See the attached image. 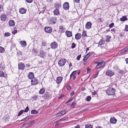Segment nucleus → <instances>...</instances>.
<instances>
[{
    "mask_svg": "<svg viewBox=\"0 0 128 128\" xmlns=\"http://www.w3.org/2000/svg\"><path fill=\"white\" fill-rule=\"evenodd\" d=\"M116 90L112 87H109L106 90V92L108 95H113L114 94Z\"/></svg>",
    "mask_w": 128,
    "mask_h": 128,
    "instance_id": "nucleus-1",
    "label": "nucleus"
},
{
    "mask_svg": "<svg viewBox=\"0 0 128 128\" xmlns=\"http://www.w3.org/2000/svg\"><path fill=\"white\" fill-rule=\"evenodd\" d=\"M31 86H34L38 84L39 83V81L36 78H34L31 79Z\"/></svg>",
    "mask_w": 128,
    "mask_h": 128,
    "instance_id": "nucleus-2",
    "label": "nucleus"
},
{
    "mask_svg": "<svg viewBox=\"0 0 128 128\" xmlns=\"http://www.w3.org/2000/svg\"><path fill=\"white\" fill-rule=\"evenodd\" d=\"M66 62V60L64 58H61L59 60L58 62V64L60 66H64Z\"/></svg>",
    "mask_w": 128,
    "mask_h": 128,
    "instance_id": "nucleus-3",
    "label": "nucleus"
},
{
    "mask_svg": "<svg viewBox=\"0 0 128 128\" xmlns=\"http://www.w3.org/2000/svg\"><path fill=\"white\" fill-rule=\"evenodd\" d=\"M114 72L112 70H107L106 72V75L110 77H111L114 74Z\"/></svg>",
    "mask_w": 128,
    "mask_h": 128,
    "instance_id": "nucleus-4",
    "label": "nucleus"
},
{
    "mask_svg": "<svg viewBox=\"0 0 128 128\" xmlns=\"http://www.w3.org/2000/svg\"><path fill=\"white\" fill-rule=\"evenodd\" d=\"M50 46L51 48L54 49L57 48L58 44L56 42H54L50 44Z\"/></svg>",
    "mask_w": 128,
    "mask_h": 128,
    "instance_id": "nucleus-5",
    "label": "nucleus"
},
{
    "mask_svg": "<svg viewBox=\"0 0 128 128\" xmlns=\"http://www.w3.org/2000/svg\"><path fill=\"white\" fill-rule=\"evenodd\" d=\"M25 65L22 62H20L18 64V68L19 70H24V69Z\"/></svg>",
    "mask_w": 128,
    "mask_h": 128,
    "instance_id": "nucleus-6",
    "label": "nucleus"
},
{
    "mask_svg": "<svg viewBox=\"0 0 128 128\" xmlns=\"http://www.w3.org/2000/svg\"><path fill=\"white\" fill-rule=\"evenodd\" d=\"M63 8L66 10H68L69 8L68 3L67 2H65L63 4Z\"/></svg>",
    "mask_w": 128,
    "mask_h": 128,
    "instance_id": "nucleus-7",
    "label": "nucleus"
},
{
    "mask_svg": "<svg viewBox=\"0 0 128 128\" xmlns=\"http://www.w3.org/2000/svg\"><path fill=\"white\" fill-rule=\"evenodd\" d=\"M28 78L30 79H32L34 78V74L33 72H30L28 76Z\"/></svg>",
    "mask_w": 128,
    "mask_h": 128,
    "instance_id": "nucleus-8",
    "label": "nucleus"
},
{
    "mask_svg": "<svg viewBox=\"0 0 128 128\" xmlns=\"http://www.w3.org/2000/svg\"><path fill=\"white\" fill-rule=\"evenodd\" d=\"M52 29L51 27H46L44 28V30L46 32L48 33H50L52 31Z\"/></svg>",
    "mask_w": 128,
    "mask_h": 128,
    "instance_id": "nucleus-9",
    "label": "nucleus"
},
{
    "mask_svg": "<svg viewBox=\"0 0 128 128\" xmlns=\"http://www.w3.org/2000/svg\"><path fill=\"white\" fill-rule=\"evenodd\" d=\"M116 119L114 117H112L110 118V122L111 124H115L116 122Z\"/></svg>",
    "mask_w": 128,
    "mask_h": 128,
    "instance_id": "nucleus-10",
    "label": "nucleus"
},
{
    "mask_svg": "<svg viewBox=\"0 0 128 128\" xmlns=\"http://www.w3.org/2000/svg\"><path fill=\"white\" fill-rule=\"evenodd\" d=\"M7 16L5 14H2L0 16L1 20L2 21H4L6 20Z\"/></svg>",
    "mask_w": 128,
    "mask_h": 128,
    "instance_id": "nucleus-11",
    "label": "nucleus"
},
{
    "mask_svg": "<svg viewBox=\"0 0 128 128\" xmlns=\"http://www.w3.org/2000/svg\"><path fill=\"white\" fill-rule=\"evenodd\" d=\"M51 96V94L50 93L46 92L44 95V97L46 99H48Z\"/></svg>",
    "mask_w": 128,
    "mask_h": 128,
    "instance_id": "nucleus-12",
    "label": "nucleus"
},
{
    "mask_svg": "<svg viewBox=\"0 0 128 128\" xmlns=\"http://www.w3.org/2000/svg\"><path fill=\"white\" fill-rule=\"evenodd\" d=\"M92 25V23L90 22H88L86 25V29H89L90 28Z\"/></svg>",
    "mask_w": 128,
    "mask_h": 128,
    "instance_id": "nucleus-13",
    "label": "nucleus"
},
{
    "mask_svg": "<svg viewBox=\"0 0 128 128\" xmlns=\"http://www.w3.org/2000/svg\"><path fill=\"white\" fill-rule=\"evenodd\" d=\"M128 50V48L126 47L123 49L120 50L119 52V54H122L126 52Z\"/></svg>",
    "mask_w": 128,
    "mask_h": 128,
    "instance_id": "nucleus-14",
    "label": "nucleus"
},
{
    "mask_svg": "<svg viewBox=\"0 0 128 128\" xmlns=\"http://www.w3.org/2000/svg\"><path fill=\"white\" fill-rule=\"evenodd\" d=\"M82 36L81 34L80 33H78L75 35V38L77 40L80 39Z\"/></svg>",
    "mask_w": 128,
    "mask_h": 128,
    "instance_id": "nucleus-15",
    "label": "nucleus"
},
{
    "mask_svg": "<svg viewBox=\"0 0 128 128\" xmlns=\"http://www.w3.org/2000/svg\"><path fill=\"white\" fill-rule=\"evenodd\" d=\"M26 10L24 9V8H20L19 10V12L21 14H24L25 13Z\"/></svg>",
    "mask_w": 128,
    "mask_h": 128,
    "instance_id": "nucleus-16",
    "label": "nucleus"
},
{
    "mask_svg": "<svg viewBox=\"0 0 128 128\" xmlns=\"http://www.w3.org/2000/svg\"><path fill=\"white\" fill-rule=\"evenodd\" d=\"M45 55V53L43 50L40 51L39 56L42 58H43Z\"/></svg>",
    "mask_w": 128,
    "mask_h": 128,
    "instance_id": "nucleus-17",
    "label": "nucleus"
},
{
    "mask_svg": "<svg viewBox=\"0 0 128 128\" xmlns=\"http://www.w3.org/2000/svg\"><path fill=\"white\" fill-rule=\"evenodd\" d=\"M65 33L68 37H70L72 36V32L71 31H66L65 32Z\"/></svg>",
    "mask_w": 128,
    "mask_h": 128,
    "instance_id": "nucleus-18",
    "label": "nucleus"
},
{
    "mask_svg": "<svg viewBox=\"0 0 128 128\" xmlns=\"http://www.w3.org/2000/svg\"><path fill=\"white\" fill-rule=\"evenodd\" d=\"M56 21V18L55 17H52L50 19V22L52 24H55Z\"/></svg>",
    "mask_w": 128,
    "mask_h": 128,
    "instance_id": "nucleus-19",
    "label": "nucleus"
},
{
    "mask_svg": "<svg viewBox=\"0 0 128 128\" xmlns=\"http://www.w3.org/2000/svg\"><path fill=\"white\" fill-rule=\"evenodd\" d=\"M91 55V53L90 52H88L86 56L84 57L83 60L86 62L85 60H87L88 58Z\"/></svg>",
    "mask_w": 128,
    "mask_h": 128,
    "instance_id": "nucleus-20",
    "label": "nucleus"
},
{
    "mask_svg": "<svg viewBox=\"0 0 128 128\" xmlns=\"http://www.w3.org/2000/svg\"><path fill=\"white\" fill-rule=\"evenodd\" d=\"M8 24L10 26H14L15 24L14 22L12 20H10L9 21Z\"/></svg>",
    "mask_w": 128,
    "mask_h": 128,
    "instance_id": "nucleus-21",
    "label": "nucleus"
},
{
    "mask_svg": "<svg viewBox=\"0 0 128 128\" xmlns=\"http://www.w3.org/2000/svg\"><path fill=\"white\" fill-rule=\"evenodd\" d=\"M20 44L23 47H25L26 45V42L25 41H21L20 42Z\"/></svg>",
    "mask_w": 128,
    "mask_h": 128,
    "instance_id": "nucleus-22",
    "label": "nucleus"
},
{
    "mask_svg": "<svg viewBox=\"0 0 128 128\" xmlns=\"http://www.w3.org/2000/svg\"><path fill=\"white\" fill-rule=\"evenodd\" d=\"M62 77H58L56 78V82L58 84L60 83L62 81Z\"/></svg>",
    "mask_w": 128,
    "mask_h": 128,
    "instance_id": "nucleus-23",
    "label": "nucleus"
},
{
    "mask_svg": "<svg viewBox=\"0 0 128 128\" xmlns=\"http://www.w3.org/2000/svg\"><path fill=\"white\" fill-rule=\"evenodd\" d=\"M54 13L55 15H58L59 14V10L57 9H56L54 10Z\"/></svg>",
    "mask_w": 128,
    "mask_h": 128,
    "instance_id": "nucleus-24",
    "label": "nucleus"
},
{
    "mask_svg": "<svg viewBox=\"0 0 128 128\" xmlns=\"http://www.w3.org/2000/svg\"><path fill=\"white\" fill-rule=\"evenodd\" d=\"M128 19L126 16H123L122 18H120V20L121 21H124L126 20H127Z\"/></svg>",
    "mask_w": 128,
    "mask_h": 128,
    "instance_id": "nucleus-25",
    "label": "nucleus"
},
{
    "mask_svg": "<svg viewBox=\"0 0 128 128\" xmlns=\"http://www.w3.org/2000/svg\"><path fill=\"white\" fill-rule=\"evenodd\" d=\"M101 66V64L100 62H98L97 64V66H96V69H98L102 68Z\"/></svg>",
    "mask_w": 128,
    "mask_h": 128,
    "instance_id": "nucleus-26",
    "label": "nucleus"
},
{
    "mask_svg": "<svg viewBox=\"0 0 128 128\" xmlns=\"http://www.w3.org/2000/svg\"><path fill=\"white\" fill-rule=\"evenodd\" d=\"M45 90L44 88L41 89L39 91V93L40 94H43L45 92Z\"/></svg>",
    "mask_w": 128,
    "mask_h": 128,
    "instance_id": "nucleus-27",
    "label": "nucleus"
},
{
    "mask_svg": "<svg viewBox=\"0 0 128 128\" xmlns=\"http://www.w3.org/2000/svg\"><path fill=\"white\" fill-rule=\"evenodd\" d=\"M38 113V112L36 111V110H32L31 111V114H37Z\"/></svg>",
    "mask_w": 128,
    "mask_h": 128,
    "instance_id": "nucleus-28",
    "label": "nucleus"
},
{
    "mask_svg": "<svg viewBox=\"0 0 128 128\" xmlns=\"http://www.w3.org/2000/svg\"><path fill=\"white\" fill-rule=\"evenodd\" d=\"M104 43L103 38H102L98 44L100 45H101L103 44Z\"/></svg>",
    "mask_w": 128,
    "mask_h": 128,
    "instance_id": "nucleus-29",
    "label": "nucleus"
},
{
    "mask_svg": "<svg viewBox=\"0 0 128 128\" xmlns=\"http://www.w3.org/2000/svg\"><path fill=\"white\" fill-rule=\"evenodd\" d=\"M66 110H62L60 112V114L64 115L66 113Z\"/></svg>",
    "mask_w": 128,
    "mask_h": 128,
    "instance_id": "nucleus-30",
    "label": "nucleus"
},
{
    "mask_svg": "<svg viewBox=\"0 0 128 128\" xmlns=\"http://www.w3.org/2000/svg\"><path fill=\"white\" fill-rule=\"evenodd\" d=\"M92 126L90 124H88L86 125L85 128H92Z\"/></svg>",
    "mask_w": 128,
    "mask_h": 128,
    "instance_id": "nucleus-31",
    "label": "nucleus"
},
{
    "mask_svg": "<svg viewBox=\"0 0 128 128\" xmlns=\"http://www.w3.org/2000/svg\"><path fill=\"white\" fill-rule=\"evenodd\" d=\"M5 51L4 48L2 46L0 47V53H2Z\"/></svg>",
    "mask_w": 128,
    "mask_h": 128,
    "instance_id": "nucleus-32",
    "label": "nucleus"
},
{
    "mask_svg": "<svg viewBox=\"0 0 128 128\" xmlns=\"http://www.w3.org/2000/svg\"><path fill=\"white\" fill-rule=\"evenodd\" d=\"M59 30V31L61 32H64L63 27L62 26H60Z\"/></svg>",
    "mask_w": 128,
    "mask_h": 128,
    "instance_id": "nucleus-33",
    "label": "nucleus"
},
{
    "mask_svg": "<svg viewBox=\"0 0 128 128\" xmlns=\"http://www.w3.org/2000/svg\"><path fill=\"white\" fill-rule=\"evenodd\" d=\"M37 52V50L36 49L34 48H33L32 50V53H33L34 54H35Z\"/></svg>",
    "mask_w": 128,
    "mask_h": 128,
    "instance_id": "nucleus-34",
    "label": "nucleus"
},
{
    "mask_svg": "<svg viewBox=\"0 0 128 128\" xmlns=\"http://www.w3.org/2000/svg\"><path fill=\"white\" fill-rule=\"evenodd\" d=\"M38 95H35L33 96L32 97L34 100H36L38 99Z\"/></svg>",
    "mask_w": 128,
    "mask_h": 128,
    "instance_id": "nucleus-35",
    "label": "nucleus"
},
{
    "mask_svg": "<svg viewBox=\"0 0 128 128\" xmlns=\"http://www.w3.org/2000/svg\"><path fill=\"white\" fill-rule=\"evenodd\" d=\"M106 42H109V39L110 38H111V36H106Z\"/></svg>",
    "mask_w": 128,
    "mask_h": 128,
    "instance_id": "nucleus-36",
    "label": "nucleus"
},
{
    "mask_svg": "<svg viewBox=\"0 0 128 128\" xmlns=\"http://www.w3.org/2000/svg\"><path fill=\"white\" fill-rule=\"evenodd\" d=\"M76 73V71H74L72 72L70 76V78L72 77V76H75L74 74Z\"/></svg>",
    "mask_w": 128,
    "mask_h": 128,
    "instance_id": "nucleus-37",
    "label": "nucleus"
},
{
    "mask_svg": "<svg viewBox=\"0 0 128 128\" xmlns=\"http://www.w3.org/2000/svg\"><path fill=\"white\" fill-rule=\"evenodd\" d=\"M10 34L8 32H6L4 34V36L6 37H8L10 36Z\"/></svg>",
    "mask_w": 128,
    "mask_h": 128,
    "instance_id": "nucleus-38",
    "label": "nucleus"
},
{
    "mask_svg": "<svg viewBox=\"0 0 128 128\" xmlns=\"http://www.w3.org/2000/svg\"><path fill=\"white\" fill-rule=\"evenodd\" d=\"M76 105V102H73L71 105H70V106L72 107L73 108H74L75 106Z\"/></svg>",
    "mask_w": 128,
    "mask_h": 128,
    "instance_id": "nucleus-39",
    "label": "nucleus"
},
{
    "mask_svg": "<svg viewBox=\"0 0 128 128\" xmlns=\"http://www.w3.org/2000/svg\"><path fill=\"white\" fill-rule=\"evenodd\" d=\"M42 46H45L46 44V42L44 41H42Z\"/></svg>",
    "mask_w": 128,
    "mask_h": 128,
    "instance_id": "nucleus-40",
    "label": "nucleus"
},
{
    "mask_svg": "<svg viewBox=\"0 0 128 128\" xmlns=\"http://www.w3.org/2000/svg\"><path fill=\"white\" fill-rule=\"evenodd\" d=\"M82 36L83 37H84L85 36H86V32L85 31H83L82 32Z\"/></svg>",
    "mask_w": 128,
    "mask_h": 128,
    "instance_id": "nucleus-41",
    "label": "nucleus"
},
{
    "mask_svg": "<svg viewBox=\"0 0 128 128\" xmlns=\"http://www.w3.org/2000/svg\"><path fill=\"white\" fill-rule=\"evenodd\" d=\"M24 112V110H21L18 113V116H20L23 113V112Z\"/></svg>",
    "mask_w": 128,
    "mask_h": 128,
    "instance_id": "nucleus-42",
    "label": "nucleus"
},
{
    "mask_svg": "<svg viewBox=\"0 0 128 128\" xmlns=\"http://www.w3.org/2000/svg\"><path fill=\"white\" fill-rule=\"evenodd\" d=\"M4 72L2 71H0V77H2L3 76H4Z\"/></svg>",
    "mask_w": 128,
    "mask_h": 128,
    "instance_id": "nucleus-43",
    "label": "nucleus"
},
{
    "mask_svg": "<svg viewBox=\"0 0 128 128\" xmlns=\"http://www.w3.org/2000/svg\"><path fill=\"white\" fill-rule=\"evenodd\" d=\"M76 46V45L75 43L73 42L72 43L71 46V48H75Z\"/></svg>",
    "mask_w": 128,
    "mask_h": 128,
    "instance_id": "nucleus-44",
    "label": "nucleus"
},
{
    "mask_svg": "<svg viewBox=\"0 0 128 128\" xmlns=\"http://www.w3.org/2000/svg\"><path fill=\"white\" fill-rule=\"evenodd\" d=\"M91 99V97L90 96H87L86 100L87 101L89 102L90 101Z\"/></svg>",
    "mask_w": 128,
    "mask_h": 128,
    "instance_id": "nucleus-45",
    "label": "nucleus"
},
{
    "mask_svg": "<svg viewBox=\"0 0 128 128\" xmlns=\"http://www.w3.org/2000/svg\"><path fill=\"white\" fill-rule=\"evenodd\" d=\"M124 30L126 32L128 31V25H126Z\"/></svg>",
    "mask_w": 128,
    "mask_h": 128,
    "instance_id": "nucleus-46",
    "label": "nucleus"
},
{
    "mask_svg": "<svg viewBox=\"0 0 128 128\" xmlns=\"http://www.w3.org/2000/svg\"><path fill=\"white\" fill-rule=\"evenodd\" d=\"M29 108H28V106H27L26 108L25 109V110H24V112H28L29 110Z\"/></svg>",
    "mask_w": 128,
    "mask_h": 128,
    "instance_id": "nucleus-47",
    "label": "nucleus"
},
{
    "mask_svg": "<svg viewBox=\"0 0 128 128\" xmlns=\"http://www.w3.org/2000/svg\"><path fill=\"white\" fill-rule=\"evenodd\" d=\"M100 63L101 64V66H102V67H103L105 65V63L104 62H100Z\"/></svg>",
    "mask_w": 128,
    "mask_h": 128,
    "instance_id": "nucleus-48",
    "label": "nucleus"
},
{
    "mask_svg": "<svg viewBox=\"0 0 128 128\" xmlns=\"http://www.w3.org/2000/svg\"><path fill=\"white\" fill-rule=\"evenodd\" d=\"M113 68L115 70H116L118 69V67L117 66L115 65L113 67Z\"/></svg>",
    "mask_w": 128,
    "mask_h": 128,
    "instance_id": "nucleus-49",
    "label": "nucleus"
},
{
    "mask_svg": "<svg viewBox=\"0 0 128 128\" xmlns=\"http://www.w3.org/2000/svg\"><path fill=\"white\" fill-rule=\"evenodd\" d=\"M81 54H80L78 56H77V58H76V59L78 60H80V58H81Z\"/></svg>",
    "mask_w": 128,
    "mask_h": 128,
    "instance_id": "nucleus-50",
    "label": "nucleus"
},
{
    "mask_svg": "<svg viewBox=\"0 0 128 128\" xmlns=\"http://www.w3.org/2000/svg\"><path fill=\"white\" fill-rule=\"evenodd\" d=\"M114 25V24L113 23H112V24H110L109 26V27L110 28H112L113 26Z\"/></svg>",
    "mask_w": 128,
    "mask_h": 128,
    "instance_id": "nucleus-51",
    "label": "nucleus"
},
{
    "mask_svg": "<svg viewBox=\"0 0 128 128\" xmlns=\"http://www.w3.org/2000/svg\"><path fill=\"white\" fill-rule=\"evenodd\" d=\"M3 6L2 5H0V12H1L3 10Z\"/></svg>",
    "mask_w": 128,
    "mask_h": 128,
    "instance_id": "nucleus-52",
    "label": "nucleus"
},
{
    "mask_svg": "<svg viewBox=\"0 0 128 128\" xmlns=\"http://www.w3.org/2000/svg\"><path fill=\"white\" fill-rule=\"evenodd\" d=\"M67 118H68L67 117H64L63 118H62L60 119V120H61V121H63L66 120Z\"/></svg>",
    "mask_w": 128,
    "mask_h": 128,
    "instance_id": "nucleus-53",
    "label": "nucleus"
},
{
    "mask_svg": "<svg viewBox=\"0 0 128 128\" xmlns=\"http://www.w3.org/2000/svg\"><path fill=\"white\" fill-rule=\"evenodd\" d=\"M26 1L28 3H31L33 1V0H26Z\"/></svg>",
    "mask_w": 128,
    "mask_h": 128,
    "instance_id": "nucleus-54",
    "label": "nucleus"
},
{
    "mask_svg": "<svg viewBox=\"0 0 128 128\" xmlns=\"http://www.w3.org/2000/svg\"><path fill=\"white\" fill-rule=\"evenodd\" d=\"M73 100V98H70L69 100H68V101L67 102H66V103H67L68 102H71V101H72Z\"/></svg>",
    "mask_w": 128,
    "mask_h": 128,
    "instance_id": "nucleus-55",
    "label": "nucleus"
},
{
    "mask_svg": "<svg viewBox=\"0 0 128 128\" xmlns=\"http://www.w3.org/2000/svg\"><path fill=\"white\" fill-rule=\"evenodd\" d=\"M17 30H15L14 31H12V33L13 34H16L17 32Z\"/></svg>",
    "mask_w": 128,
    "mask_h": 128,
    "instance_id": "nucleus-56",
    "label": "nucleus"
},
{
    "mask_svg": "<svg viewBox=\"0 0 128 128\" xmlns=\"http://www.w3.org/2000/svg\"><path fill=\"white\" fill-rule=\"evenodd\" d=\"M74 94V91H73L70 94V96H72Z\"/></svg>",
    "mask_w": 128,
    "mask_h": 128,
    "instance_id": "nucleus-57",
    "label": "nucleus"
},
{
    "mask_svg": "<svg viewBox=\"0 0 128 128\" xmlns=\"http://www.w3.org/2000/svg\"><path fill=\"white\" fill-rule=\"evenodd\" d=\"M66 88L67 90H69L71 88V87L70 86H68L66 87Z\"/></svg>",
    "mask_w": 128,
    "mask_h": 128,
    "instance_id": "nucleus-58",
    "label": "nucleus"
},
{
    "mask_svg": "<svg viewBox=\"0 0 128 128\" xmlns=\"http://www.w3.org/2000/svg\"><path fill=\"white\" fill-rule=\"evenodd\" d=\"M87 73H88L90 72L91 70L90 68H87Z\"/></svg>",
    "mask_w": 128,
    "mask_h": 128,
    "instance_id": "nucleus-59",
    "label": "nucleus"
},
{
    "mask_svg": "<svg viewBox=\"0 0 128 128\" xmlns=\"http://www.w3.org/2000/svg\"><path fill=\"white\" fill-rule=\"evenodd\" d=\"M74 2L78 3H79L80 0H74Z\"/></svg>",
    "mask_w": 128,
    "mask_h": 128,
    "instance_id": "nucleus-60",
    "label": "nucleus"
},
{
    "mask_svg": "<svg viewBox=\"0 0 128 128\" xmlns=\"http://www.w3.org/2000/svg\"><path fill=\"white\" fill-rule=\"evenodd\" d=\"M111 31L112 32H115L116 31V30L115 28L112 29L111 30Z\"/></svg>",
    "mask_w": 128,
    "mask_h": 128,
    "instance_id": "nucleus-61",
    "label": "nucleus"
},
{
    "mask_svg": "<svg viewBox=\"0 0 128 128\" xmlns=\"http://www.w3.org/2000/svg\"><path fill=\"white\" fill-rule=\"evenodd\" d=\"M61 114H60V113H58L56 115V116H60V115H61Z\"/></svg>",
    "mask_w": 128,
    "mask_h": 128,
    "instance_id": "nucleus-62",
    "label": "nucleus"
},
{
    "mask_svg": "<svg viewBox=\"0 0 128 128\" xmlns=\"http://www.w3.org/2000/svg\"><path fill=\"white\" fill-rule=\"evenodd\" d=\"M75 128H80V126L79 125H78L77 126L75 127Z\"/></svg>",
    "mask_w": 128,
    "mask_h": 128,
    "instance_id": "nucleus-63",
    "label": "nucleus"
},
{
    "mask_svg": "<svg viewBox=\"0 0 128 128\" xmlns=\"http://www.w3.org/2000/svg\"><path fill=\"white\" fill-rule=\"evenodd\" d=\"M125 60L126 61V63L128 64V58H126Z\"/></svg>",
    "mask_w": 128,
    "mask_h": 128,
    "instance_id": "nucleus-64",
    "label": "nucleus"
}]
</instances>
